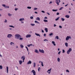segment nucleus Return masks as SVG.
<instances>
[{
	"mask_svg": "<svg viewBox=\"0 0 75 75\" xmlns=\"http://www.w3.org/2000/svg\"><path fill=\"white\" fill-rule=\"evenodd\" d=\"M20 37H21V36L18 34H16L15 35V38H16V39L19 40Z\"/></svg>",
	"mask_w": 75,
	"mask_h": 75,
	"instance_id": "obj_1",
	"label": "nucleus"
},
{
	"mask_svg": "<svg viewBox=\"0 0 75 75\" xmlns=\"http://www.w3.org/2000/svg\"><path fill=\"white\" fill-rule=\"evenodd\" d=\"M55 2L56 4H57L58 6H59V3H60L61 1L60 0H56Z\"/></svg>",
	"mask_w": 75,
	"mask_h": 75,
	"instance_id": "obj_2",
	"label": "nucleus"
},
{
	"mask_svg": "<svg viewBox=\"0 0 75 75\" xmlns=\"http://www.w3.org/2000/svg\"><path fill=\"white\" fill-rule=\"evenodd\" d=\"M71 36H67V37L66 38V41H68L69 40V38L71 39Z\"/></svg>",
	"mask_w": 75,
	"mask_h": 75,
	"instance_id": "obj_3",
	"label": "nucleus"
},
{
	"mask_svg": "<svg viewBox=\"0 0 75 75\" xmlns=\"http://www.w3.org/2000/svg\"><path fill=\"white\" fill-rule=\"evenodd\" d=\"M72 51V49L71 48H69V50L67 51V53L68 54H69V52H71Z\"/></svg>",
	"mask_w": 75,
	"mask_h": 75,
	"instance_id": "obj_4",
	"label": "nucleus"
},
{
	"mask_svg": "<svg viewBox=\"0 0 75 75\" xmlns=\"http://www.w3.org/2000/svg\"><path fill=\"white\" fill-rule=\"evenodd\" d=\"M39 52H41V53H42L43 54H44V51L43 50L39 49Z\"/></svg>",
	"mask_w": 75,
	"mask_h": 75,
	"instance_id": "obj_5",
	"label": "nucleus"
},
{
	"mask_svg": "<svg viewBox=\"0 0 75 75\" xmlns=\"http://www.w3.org/2000/svg\"><path fill=\"white\" fill-rule=\"evenodd\" d=\"M11 37H13V35L11 34H8V35L7 37L8 38H11Z\"/></svg>",
	"mask_w": 75,
	"mask_h": 75,
	"instance_id": "obj_6",
	"label": "nucleus"
},
{
	"mask_svg": "<svg viewBox=\"0 0 75 75\" xmlns=\"http://www.w3.org/2000/svg\"><path fill=\"white\" fill-rule=\"evenodd\" d=\"M52 69L51 68L50 69H48V71H47V72H48L49 74H50L51 73V71Z\"/></svg>",
	"mask_w": 75,
	"mask_h": 75,
	"instance_id": "obj_7",
	"label": "nucleus"
},
{
	"mask_svg": "<svg viewBox=\"0 0 75 75\" xmlns=\"http://www.w3.org/2000/svg\"><path fill=\"white\" fill-rule=\"evenodd\" d=\"M31 72H33V75H35V71L34 70H33Z\"/></svg>",
	"mask_w": 75,
	"mask_h": 75,
	"instance_id": "obj_8",
	"label": "nucleus"
},
{
	"mask_svg": "<svg viewBox=\"0 0 75 75\" xmlns=\"http://www.w3.org/2000/svg\"><path fill=\"white\" fill-rule=\"evenodd\" d=\"M31 35L28 34L26 36V38H29L31 37Z\"/></svg>",
	"mask_w": 75,
	"mask_h": 75,
	"instance_id": "obj_9",
	"label": "nucleus"
},
{
	"mask_svg": "<svg viewBox=\"0 0 75 75\" xmlns=\"http://www.w3.org/2000/svg\"><path fill=\"white\" fill-rule=\"evenodd\" d=\"M36 20H38V21H40V18L38 17L36 18Z\"/></svg>",
	"mask_w": 75,
	"mask_h": 75,
	"instance_id": "obj_10",
	"label": "nucleus"
},
{
	"mask_svg": "<svg viewBox=\"0 0 75 75\" xmlns=\"http://www.w3.org/2000/svg\"><path fill=\"white\" fill-rule=\"evenodd\" d=\"M6 71H7V73H8V67H6Z\"/></svg>",
	"mask_w": 75,
	"mask_h": 75,
	"instance_id": "obj_11",
	"label": "nucleus"
},
{
	"mask_svg": "<svg viewBox=\"0 0 75 75\" xmlns=\"http://www.w3.org/2000/svg\"><path fill=\"white\" fill-rule=\"evenodd\" d=\"M21 59H22L23 60H24V59H25V56H23L22 57Z\"/></svg>",
	"mask_w": 75,
	"mask_h": 75,
	"instance_id": "obj_12",
	"label": "nucleus"
},
{
	"mask_svg": "<svg viewBox=\"0 0 75 75\" xmlns=\"http://www.w3.org/2000/svg\"><path fill=\"white\" fill-rule=\"evenodd\" d=\"M24 18H21L19 19V21H24Z\"/></svg>",
	"mask_w": 75,
	"mask_h": 75,
	"instance_id": "obj_13",
	"label": "nucleus"
},
{
	"mask_svg": "<svg viewBox=\"0 0 75 75\" xmlns=\"http://www.w3.org/2000/svg\"><path fill=\"white\" fill-rule=\"evenodd\" d=\"M19 64H20V65H21V64H22V61L20 60L19 61Z\"/></svg>",
	"mask_w": 75,
	"mask_h": 75,
	"instance_id": "obj_14",
	"label": "nucleus"
},
{
	"mask_svg": "<svg viewBox=\"0 0 75 75\" xmlns=\"http://www.w3.org/2000/svg\"><path fill=\"white\" fill-rule=\"evenodd\" d=\"M65 45L67 47H68V44L67 42H66L65 43Z\"/></svg>",
	"mask_w": 75,
	"mask_h": 75,
	"instance_id": "obj_15",
	"label": "nucleus"
},
{
	"mask_svg": "<svg viewBox=\"0 0 75 75\" xmlns=\"http://www.w3.org/2000/svg\"><path fill=\"white\" fill-rule=\"evenodd\" d=\"M52 43L54 45V46H55V45H56V44H55V42L52 41Z\"/></svg>",
	"mask_w": 75,
	"mask_h": 75,
	"instance_id": "obj_16",
	"label": "nucleus"
},
{
	"mask_svg": "<svg viewBox=\"0 0 75 75\" xmlns=\"http://www.w3.org/2000/svg\"><path fill=\"white\" fill-rule=\"evenodd\" d=\"M31 64V62L30 61H29L27 63V64Z\"/></svg>",
	"mask_w": 75,
	"mask_h": 75,
	"instance_id": "obj_17",
	"label": "nucleus"
},
{
	"mask_svg": "<svg viewBox=\"0 0 75 75\" xmlns=\"http://www.w3.org/2000/svg\"><path fill=\"white\" fill-rule=\"evenodd\" d=\"M35 23H37V24H40V23L37 21H35Z\"/></svg>",
	"mask_w": 75,
	"mask_h": 75,
	"instance_id": "obj_18",
	"label": "nucleus"
},
{
	"mask_svg": "<svg viewBox=\"0 0 75 75\" xmlns=\"http://www.w3.org/2000/svg\"><path fill=\"white\" fill-rule=\"evenodd\" d=\"M65 17H66V18H69V16L67 15L65 16Z\"/></svg>",
	"mask_w": 75,
	"mask_h": 75,
	"instance_id": "obj_19",
	"label": "nucleus"
},
{
	"mask_svg": "<svg viewBox=\"0 0 75 75\" xmlns=\"http://www.w3.org/2000/svg\"><path fill=\"white\" fill-rule=\"evenodd\" d=\"M35 52H36V53H39L37 49L35 50Z\"/></svg>",
	"mask_w": 75,
	"mask_h": 75,
	"instance_id": "obj_20",
	"label": "nucleus"
},
{
	"mask_svg": "<svg viewBox=\"0 0 75 75\" xmlns=\"http://www.w3.org/2000/svg\"><path fill=\"white\" fill-rule=\"evenodd\" d=\"M55 39H57V40H59V37L58 36H56L55 38Z\"/></svg>",
	"mask_w": 75,
	"mask_h": 75,
	"instance_id": "obj_21",
	"label": "nucleus"
},
{
	"mask_svg": "<svg viewBox=\"0 0 75 75\" xmlns=\"http://www.w3.org/2000/svg\"><path fill=\"white\" fill-rule=\"evenodd\" d=\"M57 61H58L59 62H60V58H57Z\"/></svg>",
	"mask_w": 75,
	"mask_h": 75,
	"instance_id": "obj_22",
	"label": "nucleus"
},
{
	"mask_svg": "<svg viewBox=\"0 0 75 75\" xmlns=\"http://www.w3.org/2000/svg\"><path fill=\"white\" fill-rule=\"evenodd\" d=\"M45 30L46 32V33H47V32H48V29L47 28H45Z\"/></svg>",
	"mask_w": 75,
	"mask_h": 75,
	"instance_id": "obj_23",
	"label": "nucleus"
},
{
	"mask_svg": "<svg viewBox=\"0 0 75 75\" xmlns=\"http://www.w3.org/2000/svg\"><path fill=\"white\" fill-rule=\"evenodd\" d=\"M35 34L37 35V36H39V37H40V35L39 34H37L36 33H35Z\"/></svg>",
	"mask_w": 75,
	"mask_h": 75,
	"instance_id": "obj_24",
	"label": "nucleus"
},
{
	"mask_svg": "<svg viewBox=\"0 0 75 75\" xmlns=\"http://www.w3.org/2000/svg\"><path fill=\"white\" fill-rule=\"evenodd\" d=\"M58 9H52V11H57Z\"/></svg>",
	"mask_w": 75,
	"mask_h": 75,
	"instance_id": "obj_25",
	"label": "nucleus"
},
{
	"mask_svg": "<svg viewBox=\"0 0 75 75\" xmlns=\"http://www.w3.org/2000/svg\"><path fill=\"white\" fill-rule=\"evenodd\" d=\"M33 67L34 68H35V66H36V65H35V63H33Z\"/></svg>",
	"mask_w": 75,
	"mask_h": 75,
	"instance_id": "obj_26",
	"label": "nucleus"
},
{
	"mask_svg": "<svg viewBox=\"0 0 75 75\" xmlns=\"http://www.w3.org/2000/svg\"><path fill=\"white\" fill-rule=\"evenodd\" d=\"M3 69V67L1 65H0V69Z\"/></svg>",
	"mask_w": 75,
	"mask_h": 75,
	"instance_id": "obj_27",
	"label": "nucleus"
},
{
	"mask_svg": "<svg viewBox=\"0 0 75 75\" xmlns=\"http://www.w3.org/2000/svg\"><path fill=\"white\" fill-rule=\"evenodd\" d=\"M61 20L63 21H65V19H64V18H61Z\"/></svg>",
	"mask_w": 75,
	"mask_h": 75,
	"instance_id": "obj_28",
	"label": "nucleus"
},
{
	"mask_svg": "<svg viewBox=\"0 0 75 75\" xmlns=\"http://www.w3.org/2000/svg\"><path fill=\"white\" fill-rule=\"evenodd\" d=\"M10 44L11 45H13H13H14V43L13 42H11Z\"/></svg>",
	"mask_w": 75,
	"mask_h": 75,
	"instance_id": "obj_29",
	"label": "nucleus"
},
{
	"mask_svg": "<svg viewBox=\"0 0 75 75\" xmlns=\"http://www.w3.org/2000/svg\"><path fill=\"white\" fill-rule=\"evenodd\" d=\"M23 40V38H19V40H21V41H22Z\"/></svg>",
	"mask_w": 75,
	"mask_h": 75,
	"instance_id": "obj_30",
	"label": "nucleus"
},
{
	"mask_svg": "<svg viewBox=\"0 0 75 75\" xmlns=\"http://www.w3.org/2000/svg\"><path fill=\"white\" fill-rule=\"evenodd\" d=\"M20 46H21V48H24V46H23V45H21Z\"/></svg>",
	"mask_w": 75,
	"mask_h": 75,
	"instance_id": "obj_31",
	"label": "nucleus"
},
{
	"mask_svg": "<svg viewBox=\"0 0 75 75\" xmlns=\"http://www.w3.org/2000/svg\"><path fill=\"white\" fill-rule=\"evenodd\" d=\"M27 8H28V9H31V7H30V6H28L27 7Z\"/></svg>",
	"mask_w": 75,
	"mask_h": 75,
	"instance_id": "obj_32",
	"label": "nucleus"
},
{
	"mask_svg": "<svg viewBox=\"0 0 75 75\" xmlns=\"http://www.w3.org/2000/svg\"><path fill=\"white\" fill-rule=\"evenodd\" d=\"M59 17H58L56 19H55V21H57V20H59Z\"/></svg>",
	"mask_w": 75,
	"mask_h": 75,
	"instance_id": "obj_33",
	"label": "nucleus"
},
{
	"mask_svg": "<svg viewBox=\"0 0 75 75\" xmlns=\"http://www.w3.org/2000/svg\"><path fill=\"white\" fill-rule=\"evenodd\" d=\"M41 62V65L42 67H44V65L43 64V63L42 62Z\"/></svg>",
	"mask_w": 75,
	"mask_h": 75,
	"instance_id": "obj_34",
	"label": "nucleus"
},
{
	"mask_svg": "<svg viewBox=\"0 0 75 75\" xmlns=\"http://www.w3.org/2000/svg\"><path fill=\"white\" fill-rule=\"evenodd\" d=\"M44 21V22H48V21L47 20H43Z\"/></svg>",
	"mask_w": 75,
	"mask_h": 75,
	"instance_id": "obj_35",
	"label": "nucleus"
},
{
	"mask_svg": "<svg viewBox=\"0 0 75 75\" xmlns=\"http://www.w3.org/2000/svg\"><path fill=\"white\" fill-rule=\"evenodd\" d=\"M63 8V7H62L60 8L59 9V10H62V9Z\"/></svg>",
	"mask_w": 75,
	"mask_h": 75,
	"instance_id": "obj_36",
	"label": "nucleus"
},
{
	"mask_svg": "<svg viewBox=\"0 0 75 75\" xmlns=\"http://www.w3.org/2000/svg\"><path fill=\"white\" fill-rule=\"evenodd\" d=\"M8 16H12V15L11 14H10V13H8Z\"/></svg>",
	"mask_w": 75,
	"mask_h": 75,
	"instance_id": "obj_37",
	"label": "nucleus"
},
{
	"mask_svg": "<svg viewBox=\"0 0 75 75\" xmlns=\"http://www.w3.org/2000/svg\"><path fill=\"white\" fill-rule=\"evenodd\" d=\"M41 69V68L40 67H39L38 69V71L39 72L40 71V70Z\"/></svg>",
	"mask_w": 75,
	"mask_h": 75,
	"instance_id": "obj_38",
	"label": "nucleus"
},
{
	"mask_svg": "<svg viewBox=\"0 0 75 75\" xmlns=\"http://www.w3.org/2000/svg\"><path fill=\"white\" fill-rule=\"evenodd\" d=\"M2 6L3 7H6V5H5V4H2Z\"/></svg>",
	"mask_w": 75,
	"mask_h": 75,
	"instance_id": "obj_39",
	"label": "nucleus"
},
{
	"mask_svg": "<svg viewBox=\"0 0 75 75\" xmlns=\"http://www.w3.org/2000/svg\"><path fill=\"white\" fill-rule=\"evenodd\" d=\"M53 35V33H50V34L49 35H50V36H51V35Z\"/></svg>",
	"mask_w": 75,
	"mask_h": 75,
	"instance_id": "obj_40",
	"label": "nucleus"
},
{
	"mask_svg": "<svg viewBox=\"0 0 75 75\" xmlns=\"http://www.w3.org/2000/svg\"><path fill=\"white\" fill-rule=\"evenodd\" d=\"M48 41V40H47L46 39H45L44 40V41Z\"/></svg>",
	"mask_w": 75,
	"mask_h": 75,
	"instance_id": "obj_41",
	"label": "nucleus"
},
{
	"mask_svg": "<svg viewBox=\"0 0 75 75\" xmlns=\"http://www.w3.org/2000/svg\"><path fill=\"white\" fill-rule=\"evenodd\" d=\"M9 27H12V28H14V27L12 25H10V26H9Z\"/></svg>",
	"mask_w": 75,
	"mask_h": 75,
	"instance_id": "obj_42",
	"label": "nucleus"
},
{
	"mask_svg": "<svg viewBox=\"0 0 75 75\" xmlns=\"http://www.w3.org/2000/svg\"><path fill=\"white\" fill-rule=\"evenodd\" d=\"M37 8H34V10H37Z\"/></svg>",
	"mask_w": 75,
	"mask_h": 75,
	"instance_id": "obj_43",
	"label": "nucleus"
},
{
	"mask_svg": "<svg viewBox=\"0 0 75 75\" xmlns=\"http://www.w3.org/2000/svg\"><path fill=\"white\" fill-rule=\"evenodd\" d=\"M25 47L26 48V49H27V50L28 52V47H27L26 46Z\"/></svg>",
	"mask_w": 75,
	"mask_h": 75,
	"instance_id": "obj_44",
	"label": "nucleus"
},
{
	"mask_svg": "<svg viewBox=\"0 0 75 75\" xmlns=\"http://www.w3.org/2000/svg\"><path fill=\"white\" fill-rule=\"evenodd\" d=\"M66 71L67 72H69V71L68 70H66Z\"/></svg>",
	"mask_w": 75,
	"mask_h": 75,
	"instance_id": "obj_45",
	"label": "nucleus"
},
{
	"mask_svg": "<svg viewBox=\"0 0 75 75\" xmlns=\"http://www.w3.org/2000/svg\"><path fill=\"white\" fill-rule=\"evenodd\" d=\"M62 51H63V52H62V53H64V52H65V50H64V49H63V50H62Z\"/></svg>",
	"mask_w": 75,
	"mask_h": 75,
	"instance_id": "obj_46",
	"label": "nucleus"
},
{
	"mask_svg": "<svg viewBox=\"0 0 75 75\" xmlns=\"http://www.w3.org/2000/svg\"><path fill=\"white\" fill-rule=\"evenodd\" d=\"M31 25H32V26H34V25H35V24H31Z\"/></svg>",
	"mask_w": 75,
	"mask_h": 75,
	"instance_id": "obj_47",
	"label": "nucleus"
},
{
	"mask_svg": "<svg viewBox=\"0 0 75 75\" xmlns=\"http://www.w3.org/2000/svg\"><path fill=\"white\" fill-rule=\"evenodd\" d=\"M41 12L42 13H45V11H41Z\"/></svg>",
	"mask_w": 75,
	"mask_h": 75,
	"instance_id": "obj_48",
	"label": "nucleus"
},
{
	"mask_svg": "<svg viewBox=\"0 0 75 75\" xmlns=\"http://www.w3.org/2000/svg\"><path fill=\"white\" fill-rule=\"evenodd\" d=\"M17 10H18V8H15V11H17Z\"/></svg>",
	"mask_w": 75,
	"mask_h": 75,
	"instance_id": "obj_49",
	"label": "nucleus"
},
{
	"mask_svg": "<svg viewBox=\"0 0 75 75\" xmlns=\"http://www.w3.org/2000/svg\"><path fill=\"white\" fill-rule=\"evenodd\" d=\"M57 15H59V13L58 12L57 13Z\"/></svg>",
	"mask_w": 75,
	"mask_h": 75,
	"instance_id": "obj_50",
	"label": "nucleus"
},
{
	"mask_svg": "<svg viewBox=\"0 0 75 75\" xmlns=\"http://www.w3.org/2000/svg\"><path fill=\"white\" fill-rule=\"evenodd\" d=\"M30 18L31 19H33V16H31L30 17Z\"/></svg>",
	"mask_w": 75,
	"mask_h": 75,
	"instance_id": "obj_51",
	"label": "nucleus"
},
{
	"mask_svg": "<svg viewBox=\"0 0 75 75\" xmlns=\"http://www.w3.org/2000/svg\"><path fill=\"white\" fill-rule=\"evenodd\" d=\"M61 53V51H60L58 53V54H59H59H60V53Z\"/></svg>",
	"mask_w": 75,
	"mask_h": 75,
	"instance_id": "obj_52",
	"label": "nucleus"
},
{
	"mask_svg": "<svg viewBox=\"0 0 75 75\" xmlns=\"http://www.w3.org/2000/svg\"><path fill=\"white\" fill-rule=\"evenodd\" d=\"M6 7H5V8H9V6H6Z\"/></svg>",
	"mask_w": 75,
	"mask_h": 75,
	"instance_id": "obj_53",
	"label": "nucleus"
},
{
	"mask_svg": "<svg viewBox=\"0 0 75 75\" xmlns=\"http://www.w3.org/2000/svg\"><path fill=\"white\" fill-rule=\"evenodd\" d=\"M6 22H7V20L5 19V21H4V22H5V23H6Z\"/></svg>",
	"mask_w": 75,
	"mask_h": 75,
	"instance_id": "obj_54",
	"label": "nucleus"
},
{
	"mask_svg": "<svg viewBox=\"0 0 75 75\" xmlns=\"http://www.w3.org/2000/svg\"><path fill=\"white\" fill-rule=\"evenodd\" d=\"M59 28H62V26H59Z\"/></svg>",
	"mask_w": 75,
	"mask_h": 75,
	"instance_id": "obj_55",
	"label": "nucleus"
},
{
	"mask_svg": "<svg viewBox=\"0 0 75 75\" xmlns=\"http://www.w3.org/2000/svg\"><path fill=\"white\" fill-rule=\"evenodd\" d=\"M44 19H47V17H45L44 18Z\"/></svg>",
	"mask_w": 75,
	"mask_h": 75,
	"instance_id": "obj_56",
	"label": "nucleus"
},
{
	"mask_svg": "<svg viewBox=\"0 0 75 75\" xmlns=\"http://www.w3.org/2000/svg\"><path fill=\"white\" fill-rule=\"evenodd\" d=\"M44 37H46V34H44Z\"/></svg>",
	"mask_w": 75,
	"mask_h": 75,
	"instance_id": "obj_57",
	"label": "nucleus"
},
{
	"mask_svg": "<svg viewBox=\"0 0 75 75\" xmlns=\"http://www.w3.org/2000/svg\"><path fill=\"white\" fill-rule=\"evenodd\" d=\"M27 46H28V47H30V45H27Z\"/></svg>",
	"mask_w": 75,
	"mask_h": 75,
	"instance_id": "obj_58",
	"label": "nucleus"
},
{
	"mask_svg": "<svg viewBox=\"0 0 75 75\" xmlns=\"http://www.w3.org/2000/svg\"><path fill=\"white\" fill-rule=\"evenodd\" d=\"M51 3H52V1H50L49 4H51Z\"/></svg>",
	"mask_w": 75,
	"mask_h": 75,
	"instance_id": "obj_59",
	"label": "nucleus"
},
{
	"mask_svg": "<svg viewBox=\"0 0 75 75\" xmlns=\"http://www.w3.org/2000/svg\"><path fill=\"white\" fill-rule=\"evenodd\" d=\"M68 4H67V5H65V7H67V6H68Z\"/></svg>",
	"mask_w": 75,
	"mask_h": 75,
	"instance_id": "obj_60",
	"label": "nucleus"
},
{
	"mask_svg": "<svg viewBox=\"0 0 75 75\" xmlns=\"http://www.w3.org/2000/svg\"><path fill=\"white\" fill-rule=\"evenodd\" d=\"M35 13H36V14H38V13L37 12H35Z\"/></svg>",
	"mask_w": 75,
	"mask_h": 75,
	"instance_id": "obj_61",
	"label": "nucleus"
},
{
	"mask_svg": "<svg viewBox=\"0 0 75 75\" xmlns=\"http://www.w3.org/2000/svg\"><path fill=\"white\" fill-rule=\"evenodd\" d=\"M56 25H55V24H54V27H56Z\"/></svg>",
	"mask_w": 75,
	"mask_h": 75,
	"instance_id": "obj_62",
	"label": "nucleus"
},
{
	"mask_svg": "<svg viewBox=\"0 0 75 75\" xmlns=\"http://www.w3.org/2000/svg\"><path fill=\"white\" fill-rule=\"evenodd\" d=\"M42 33H44V30H42Z\"/></svg>",
	"mask_w": 75,
	"mask_h": 75,
	"instance_id": "obj_63",
	"label": "nucleus"
},
{
	"mask_svg": "<svg viewBox=\"0 0 75 75\" xmlns=\"http://www.w3.org/2000/svg\"><path fill=\"white\" fill-rule=\"evenodd\" d=\"M47 14H48V15H50V13H49L47 12Z\"/></svg>",
	"mask_w": 75,
	"mask_h": 75,
	"instance_id": "obj_64",
	"label": "nucleus"
}]
</instances>
